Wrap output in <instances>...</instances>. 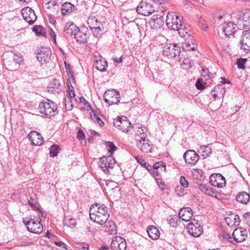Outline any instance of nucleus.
I'll list each match as a JSON object with an SVG mask.
<instances>
[{
    "label": "nucleus",
    "instance_id": "obj_39",
    "mask_svg": "<svg viewBox=\"0 0 250 250\" xmlns=\"http://www.w3.org/2000/svg\"><path fill=\"white\" fill-rule=\"evenodd\" d=\"M49 149L50 156L51 157H55L58 155L61 148L57 145H53L49 147Z\"/></svg>",
    "mask_w": 250,
    "mask_h": 250
},
{
    "label": "nucleus",
    "instance_id": "obj_23",
    "mask_svg": "<svg viewBox=\"0 0 250 250\" xmlns=\"http://www.w3.org/2000/svg\"><path fill=\"white\" fill-rule=\"evenodd\" d=\"M62 91V88L59 81L57 79H53L52 83L48 86V92L53 94H59Z\"/></svg>",
    "mask_w": 250,
    "mask_h": 250
},
{
    "label": "nucleus",
    "instance_id": "obj_15",
    "mask_svg": "<svg viewBox=\"0 0 250 250\" xmlns=\"http://www.w3.org/2000/svg\"><path fill=\"white\" fill-rule=\"evenodd\" d=\"M248 236V231L242 228L235 229L233 233V239L236 243H239L245 241Z\"/></svg>",
    "mask_w": 250,
    "mask_h": 250
},
{
    "label": "nucleus",
    "instance_id": "obj_42",
    "mask_svg": "<svg viewBox=\"0 0 250 250\" xmlns=\"http://www.w3.org/2000/svg\"><path fill=\"white\" fill-rule=\"evenodd\" d=\"M243 25L246 28L250 27V13H245L244 14Z\"/></svg>",
    "mask_w": 250,
    "mask_h": 250
},
{
    "label": "nucleus",
    "instance_id": "obj_16",
    "mask_svg": "<svg viewBox=\"0 0 250 250\" xmlns=\"http://www.w3.org/2000/svg\"><path fill=\"white\" fill-rule=\"evenodd\" d=\"M183 157L186 164L191 165H195L199 159L198 154L192 150L186 151Z\"/></svg>",
    "mask_w": 250,
    "mask_h": 250
},
{
    "label": "nucleus",
    "instance_id": "obj_49",
    "mask_svg": "<svg viewBox=\"0 0 250 250\" xmlns=\"http://www.w3.org/2000/svg\"><path fill=\"white\" fill-rule=\"evenodd\" d=\"M247 62L246 59H239L237 60V64L239 68L243 69L245 67V63Z\"/></svg>",
    "mask_w": 250,
    "mask_h": 250
},
{
    "label": "nucleus",
    "instance_id": "obj_41",
    "mask_svg": "<svg viewBox=\"0 0 250 250\" xmlns=\"http://www.w3.org/2000/svg\"><path fill=\"white\" fill-rule=\"evenodd\" d=\"M134 158L137 161V162L141 164L142 166L145 167L149 172H150L151 167V166L149 165L148 163L145 162L144 159L140 158L138 156H135Z\"/></svg>",
    "mask_w": 250,
    "mask_h": 250
},
{
    "label": "nucleus",
    "instance_id": "obj_9",
    "mask_svg": "<svg viewBox=\"0 0 250 250\" xmlns=\"http://www.w3.org/2000/svg\"><path fill=\"white\" fill-rule=\"evenodd\" d=\"M21 14L24 21L29 24H33L37 20V17L34 10L26 7L21 10Z\"/></svg>",
    "mask_w": 250,
    "mask_h": 250
},
{
    "label": "nucleus",
    "instance_id": "obj_35",
    "mask_svg": "<svg viewBox=\"0 0 250 250\" xmlns=\"http://www.w3.org/2000/svg\"><path fill=\"white\" fill-rule=\"evenodd\" d=\"M179 62L181 65V66L186 69H188L191 67L193 64V62L188 58H186L182 60L181 57L179 59Z\"/></svg>",
    "mask_w": 250,
    "mask_h": 250
},
{
    "label": "nucleus",
    "instance_id": "obj_45",
    "mask_svg": "<svg viewBox=\"0 0 250 250\" xmlns=\"http://www.w3.org/2000/svg\"><path fill=\"white\" fill-rule=\"evenodd\" d=\"M185 188L181 186H177L175 188V193L178 196H182L185 194Z\"/></svg>",
    "mask_w": 250,
    "mask_h": 250
},
{
    "label": "nucleus",
    "instance_id": "obj_31",
    "mask_svg": "<svg viewBox=\"0 0 250 250\" xmlns=\"http://www.w3.org/2000/svg\"><path fill=\"white\" fill-rule=\"evenodd\" d=\"M104 224V227L107 229L106 231L110 232L111 234H115L117 233V227L113 221L111 220L106 221Z\"/></svg>",
    "mask_w": 250,
    "mask_h": 250
},
{
    "label": "nucleus",
    "instance_id": "obj_6",
    "mask_svg": "<svg viewBox=\"0 0 250 250\" xmlns=\"http://www.w3.org/2000/svg\"><path fill=\"white\" fill-rule=\"evenodd\" d=\"M136 146L138 148L144 153L151 151L152 145L148 138L143 136H138L136 139Z\"/></svg>",
    "mask_w": 250,
    "mask_h": 250
},
{
    "label": "nucleus",
    "instance_id": "obj_28",
    "mask_svg": "<svg viewBox=\"0 0 250 250\" xmlns=\"http://www.w3.org/2000/svg\"><path fill=\"white\" fill-rule=\"evenodd\" d=\"M147 232L149 237L153 240H156L159 237V231L153 226L148 227Z\"/></svg>",
    "mask_w": 250,
    "mask_h": 250
},
{
    "label": "nucleus",
    "instance_id": "obj_64",
    "mask_svg": "<svg viewBox=\"0 0 250 250\" xmlns=\"http://www.w3.org/2000/svg\"><path fill=\"white\" fill-rule=\"evenodd\" d=\"M77 137L80 140H83L84 139V134L83 130L80 129L77 134Z\"/></svg>",
    "mask_w": 250,
    "mask_h": 250
},
{
    "label": "nucleus",
    "instance_id": "obj_24",
    "mask_svg": "<svg viewBox=\"0 0 250 250\" xmlns=\"http://www.w3.org/2000/svg\"><path fill=\"white\" fill-rule=\"evenodd\" d=\"M28 204L30 206L31 209L36 211L38 214H40L41 215L42 214L41 206L36 198L30 197V199H28Z\"/></svg>",
    "mask_w": 250,
    "mask_h": 250
},
{
    "label": "nucleus",
    "instance_id": "obj_58",
    "mask_svg": "<svg viewBox=\"0 0 250 250\" xmlns=\"http://www.w3.org/2000/svg\"><path fill=\"white\" fill-rule=\"evenodd\" d=\"M49 34L50 37L52 39L53 42L56 44V36L54 31L51 28H49Z\"/></svg>",
    "mask_w": 250,
    "mask_h": 250
},
{
    "label": "nucleus",
    "instance_id": "obj_52",
    "mask_svg": "<svg viewBox=\"0 0 250 250\" xmlns=\"http://www.w3.org/2000/svg\"><path fill=\"white\" fill-rule=\"evenodd\" d=\"M106 148L109 152L112 153L116 150V147L112 142H109L107 143Z\"/></svg>",
    "mask_w": 250,
    "mask_h": 250
},
{
    "label": "nucleus",
    "instance_id": "obj_32",
    "mask_svg": "<svg viewBox=\"0 0 250 250\" xmlns=\"http://www.w3.org/2000/svg\"><path fill=\"white\" fill-rule=\"evenodd\" d=\"M87 37V34L86 33V31H85V32L83 31H80L79 29L74 35V38L78 42L80 43L85 42L86 41Z\"/></svg>",
    "mask_w": 250,
    "mask_h": 250
},
{
    "label": "nucleus",
    "instance_id": "obj_18",
    "mask_svg": "<svg viewBox=\"0 0 250 250\" xmlns=\"http://www.w3.org/2000/svg\"><path fill=\"white\" fill-rule=\"evenodd\" d=\"M242 34L241 47L246 51H250V30H245Z\"/></svg>",
    "mask_w": 250,
    "mask_h": 250
},
{
    "label": "nucleus",
    "instance_id": "obj_2",
    "mask_svg": "<svg viewBox=\"0 0 250 250\" xmlns=\"http://www.w3.org/2000/svg\"><path fill=\"white\" fill-rule=\"evenodd\" d=\"M40 216H42L40 214H38V219L35 220V218H24L23 219V222L25 225H26L27 229L31 232L40 234L43 231V225L41 223L40 219Z\"/></svg>",
    "mask_w": 250,
    "mask_h": 250
},
{
    "label": "nucleus",
    "instance_id": "obj_51",
    "mask_svg": "<svg viewBox=\"0 0 250 250\" xmlns=\"http://www.w3.org/2000/svg\"><path fill=\"white\" fill-rule=\"evenodd\" d=\"M38 109H39V112L40 113L44 115H47L46 111L45 105V104L44 103L41 102L39 104Z\"/></svg>",
    "mask_w": 250,
    "mask_h": 250
},
{
    "label": "nucleus",
    "instance_id": "obj_40",
    "mask_svg": "<svg viewBox=\"0 0 250 250\" xmlns=\"http://www.w3.org/2000/svg\"><path fill=\"white\" fill-rule=\"evenodd\" d=\"M11 59L15 62L14 67H19L21 62H22V58L17 54H11L10 56Z\"/></svg>",
    "mask_w": 250,
    "mask_h": 250
},
{
    "label": "nucleus",
    "instance_id": "obj_48",
    "mask_svg": "<svg viewBox=\"0 0 250 250\" xmlns=\"http://www.w3.org/2000/svg\"><path fill=\"white\" fill-rule=\"evenodd\" d=\"M64 63L65 64V70L67 72V74L68 76L70 78H72V79L74 80L73 75L71 72V68L70 64L69 63H67L66 62H64Z\"/></svg>",
    "mask_w": 250,
    "mask_h": 250
},
{
    "label": "nucleus",
    "instance_id": "obj_59",
    "mask_svg": "<svg viewBox=\"0 0 250 250\" xmlns=\"http://www.w3.org/2000/svg\"><path fill=\"white\" fill-rule=\"evenodd\" d=\"M224 237L228 240L229 242L233 243V244H235L236 242L233 239L232 235H231L230 234L226 233L224 235Z\"/></svg>",
    "mask_w": 250,
    "mask_h": 250
},
{
    "label": "nucleus",
    "instance_id": "obj_46",
    "mask_svg": "<svg viewBox=\"0 0 250 250\" xmlns=\"http://www.w3.org/2000/svg\"><path fill=\"white\" fill-rule=\"evenodd\" d=\"M180 222L179 219L178 217L177 216H174L173 217H171L168 220V223L170 225V226L174 227H176L178 223Z\"/></svg>",
    "mask_w": 250,
    "mask_h": 250
},
{
    "label": "nucleus",
    "instance_id": "obj_10",
    "mask_svg": "<svg viewBox=\"0 0 250 250\" xmlns=\"http://www.w3.org/2000/svg\"><path fill=\"white\" fill-rule=\"evenodd\" d=\"M155 11L154 7L150 3L146 1L140 2L136 8L137 12L145 16H147L151 14Z\"/></svg>",
    "mask_w": 250,
    "mask_h": 250
},
{
    "label": "nucleus",
    "instance_id": "obj_26",
    "mask_svg": "<svg viewBox=\"0 0 250 250\" xmlns=\"http://www.w3.org/2000/svg\"><path fill=\"white\" fill-rule=\"evenodd\" d=\"M75 10V6L68 2L64 3L61 7L62 13L63 15H68Z\"/></svg>",
    "mask_w": 250,
    "mask_h": 250
},
{
    "label": "nucleus",
    "instance_id": "obj_44",
    "mask_svg": "<svg viewBox=\"0 0 250 250\" xmlns=\"http://www.w3.org/2000/svg\"><path fill=\"white\" fill-rule=\"evenodd\" d=\"M63 103L65 104V108L67 110H71L73 108V104L71 99L70 98H64L63 99Z\"/></svg>",
    "mask_w": 250,
    "mask_h": 250
},
{
    "label": "nucleus",
    "instance_id": "obj_19",
    "mask_svg": "<svg viewBox=\"0 0 250 250\" xmlns=\"http://www.w3.org/2000/svg\"><path fill=\"white\" fill-rule=\"evenodd\" d=\"M237 30V26L233 22H225L222 24L223 32L227 37L232 35Z\"/></svg>",
    "mask_w": 250,
    "mask_h": 250
},
{
    "label": "nucleus",
    "instance_id": "obj_20",
    "mask_svg": "<svg viewBox=\"0 0 250 250\" xmlns=\"http://www.w3.org/2000/svg\"><path fill=\"white\" fill-rule=\"evenodd\" d=\"M28 136L32 145L34 146H41L43 143V137L36 131H31Z\"/></svg>",
    "mask_w": 250,
    "mask_h": 250
},
{
    "label": "nucleus",
    "instance_id": "obj_12",
    "mask_svg": "<svg viewBox=\"0 0 250 250\" xmlns=\"http://www.w3.org/2000/svg\"><path fill=\"white\" fill-rule=\"evenodd\" d=\"M89 27L96 36L102 31V23L95 16H90L87 21Z\"/></svg>",
    "mask_w": 250,
    "mask_h": 250
},
{
    "label": "nucleus",
    "instance_id": "obj_14",
    "mask_svg": "<svg viewBox=\"0 0 250 250\" xmlns=\"http://www.w3.org/2000/svg\"><path fill=\"white\" fill-rule=\"evenodd\" d=\"M211 185L215 187L222 188L226 185V180L221 174L213 173L209 176Z\"/></svg>",
    "mask_w": 250,
    "mask_h": 250
},
{
    "label": "nucleus",
    "instance_id": "obj_34",
    "mask_svg": "<svg viewBox=\"0 0 250 250\" xmlns=\"http://www.w3.org/2000/svg\"><path fill=\"white\" fill-rule=\"evenodd\" d=\"M57 106L56 104L48 99V111L49 110L48 116H49L50 118L54 116L56 113H58Z\"/></svg>",
    "mask_w": 250,
    "mask_h": 250
},
{
    "label": "nucleus",
    "instance_id": "obj_4",
    "mask_svg": "<svg viewBox=\"0 0 250 250\" xmlns=\"http://www.w3.org/2000/svg\"><path fill=\"white\" fill-rule=\"evenodd\" d=\"M166 25L167 27L172 30H177L179 26L183 23L175 12H170L167 14L166 20Z\"/></svg>",
    "mask_w": 250,
    "mask_h": 250
},
{
    "label": "nucleus",
    "instance_id": "obj_38",
    "mask_svg": "<svg viewBox=\"0 0 250 250\" xmlns=\"http://www.w3.org/2000/svg\"><path fill=\"white\" fill-rule=\"evenodd\" d=\"M198 188L203 192L213 196V191L210 186L204 184H200L198 185Z\"/></svg>",
    "mask_w": 250,
    "mask_h": 250
},
{
    "label": "nucleus",
    "instance_id": "obj_1",
    "mask_svg": "<svg viewBox=\"0 0 250 250\" xmlns=\"http://www.w3.org/2000/svg\"><path fill=\"white\" fill-rule=\"evenodd\" d=\"M107 209L104 204L96 203L92 205L89 209L90 219L99 225L104 224L109 216Z\"/></svg>",
    "mask_w": 250,
    "mask_h": 250
},
{
    "label": "nucleus",
    "instance_id": "obj_60",
    "mask_svg": "<svg viewBox=\"0 0 250 250\" xmlns=\"http://www.w3.org/2000/svg\"><path fill=\"white\" fill-rule=\"evenodd\" d=\"M55 245L58 246V247H61L65 250H67V245L64 243L63 242H62V241H55Z\"/></svg>",
    "mask_w": 250,
    "mask_h": 250
},
{
    "label": "nucleus",
    "instance_id": "obj_33",
    "mask_svg": "<svg viewBox=\"0 0 250 250\" xmlns=\"http://www.w3.org/2000/svg\"><path fill=\"white\" fill-rule=\"evenodd\" d=\"M178 33L181 37L185 39V40L190 39L191 36L188 34L187 28L185 27L183 23L181 24V26L178 27L177 30H175Z\"/></svg>",
    "mask_w": 250,
    "mask_h": 250
},
{
    "label": "nucleus",
    "instance_id": "obj_37",
    "mask_svg": "<svg viewBox=\"0 0 250 250\" xmlns=\"http://www.w3.org/2000/svg\"><path fill=\"white\" fill-rule=\"evenodd\" d=\"M64 226L73 229L77 225L76 220L71 217H65L63 220Z\"/></svg>",
    "mask_w": 250,
    "mask_h": 250
},
{
    "label": "nucleus",
    "instance_id": "obj_5",
    "mask_svg": "<svg viewBox=\"0 0 250 250\" xmlns=\"http://www.w3.org/2000/svg\"><path fill=\"white\" fill-rule=\"evenodd\" d=\"M180 47L176 44H167L163 47L162 54L168 58H173L180 55Z\"/></svg>",
    "mask_w": 250,
    "mask_h": 250
},
{
    "label": "nucleus",
    "instance_id": "obj_21",
    "mask_svg": "<svg viewBox=\"0 0 250 250\" xmlns=\"http://www.w3.org/2000/svg\"><path fill=\"white\" fill-rule=\"evenodd\" d=\"M47 48L42 46L38 50L37 60L42 66H47Z\"/></svg>",
    "mask_w": 250,
    "mask_h": 250
},
{
    "label": "nucleus",
    "instance_id": "obj_36",
    "mask_svg": "<svg viewBox=\"0 0 250 250\" xmlns=\"http://www.w3.org/2000/svg\"><path fill=\"white\" fill-rule=\"evenodd\" d=\"M32 31L35 33L36 35L39 37H45L46 36L45 29L41 25H35L32 27Z\"/></svg>",
    "mask_w": 250,
    "mask_h": 250
},
{
    "label": "nucleus",
    "instance_id": "obj_17",
    "mask_svg": "<svg viewBox=\"0 0 250 250\" xmlns=\"http://www.w3.org/2000/svg\"><path fill=\"white\" fill-rule=\"evenodd\" d=\"M166 170V165L162 162H156L153 166V169L151 172L150 171L151 175L155 178L161 176V174L165 172Z\"/></svg>",
    "mask_w": 250,
    "mask_h": 250
},
{
    "label": "nucleus",
    "instance_id": "obj_27",
    "mask_svg": "<svg viewBox=\"0 0 250 250\" xmlns=\"http://www.w3.org/2000/svg\"><path fill=\"white\" fill-rule=\"evenodd\" d=\"M94 65L97 70L102 72H105L106 71L107 67V62L104 59L100 58L96 60Z\"/></svg>",
    "mask_w": 250,
    "mask_h": 250
},
{
    "label": "nucleus",
    "instance_id": "obj_22",
    "mask_svg": "<svg viewBox=\"0 0 250 250\" xmlns=\"http://www.w3.org/2000/svg\"><path fill=\"white\" fill-rule=\"evenodd\" d=\"M178 215L182 220L188 222L193 216L192 209L189 208H184L180 210Z\"/></svg>",
    "mask_w": 250,
    "mask_h": 250
},
{
    "label": "nucleus",
    "instance_id": "obj_50",
    "mask_svg": "<svg viewBox=\"0 0 250 250\" xmlns=\"http://www.w3.org/2000/svg\"><path fill=\"white\" fill-rule=\"evenodd\" d=\"M199 24L202 29L207 31L208 30V26L206 23L205 20L201 17L199 18L198 20Z\"/></svg>",
    "mask_w": 250,
    "mask_h": 250
},
{
    "label": "nucleus",
    "instance_id": "obj_55",
    "mask_svg": "<svg viewBox=\"0 0 250 250\" xmlns=\"http://www.w3.org/2000/svg\"><path fill=\"white\" fill-rule=\"evenodd\" d=\"M181 186L184 188H187L188 186V183L184 176H181L180 180Z\"/></svg>",
    "mask_w": 250,
    "mask_h": 250
},
{
    "label": "nucleus",
    "instance_id": "obj_54",
    "mask_svg": "<svg viewBox=\"0 0 250 250\" xmlns=\"http://www.w3.org/2000/svg\"><path fill=\"white\" fill-rule=\"evenodd\" d=\"M205 83H203L200 80L198 79L196 83V88L199 90H203L205 88Z\"/></svg>",
    "mask_w": 250,
    "mask_h": 250
},
{
    "label": "nucleus",
    "instance_id": "obj_30",
    "mask_svg": "<svg viewBox=\"0 0 250 250\" xmlns=\"http://www.w3.org/2000/svg\"><path fill=\"white\" fill-rule=\"evenodd\" d=\"M183 47L187 50H194L197 47V45L194 42L192 38L188 40H185L183 44Z\"/></svg>",
    "mask_w": 250,
    "mask_h": 250
},
{
    "label": "nucleus",
    "instance_id": "obj_7",
    "mask_svg": "<svg viewBox=\"0 0 250 250\" xmlns=\"http://www.w3.org/2000/svg\"><path fill=\"white\" fill-rule=\"evenodd\" d=\"M114 125L124 132H127L128 128L132 125L128 119L125 116L118 117L114 120Z\"/></svg>",
    "mask_w": 250,
    "mask_h": 250
},
{
    "label": "nucleus",
    "instance_id": "obj_47",
    "mask_svg": "<svg viewBox=\"0 0 250 250\" xmlns=\"http://www.w3.org/2000/svg\"><path fill=\"white\" fill-rule=\"evenodd\" d=\"M211 74L209 72L208 68L202 69L201 72V76L204 77L205 80H208L211 78Z\"/></svg>",
    "mask_w": 250,
    "mask_h": 250
},
{
    "label": "nucleus",
    "instance_id": "obj_63",
    "mask_svg": "<svg viewBox=\"0 0 250 250\" xmlns=\"http://www.w3.org/2000/svg\"><path fill=\"white\" fill-rule=\"evenodd\" d=\"M222 89L223 85L222 84L220 85V84H218L216 86L212 89L211 93H213V92H215L216 93L219 94L220 90H222Z\"/></svg>",
    "mask_w": 250,
    "mask_h": 250
},
{
    "label": "nucleus",
    "instance_id": "obj_8",
    "mask_svg": "<svg viewBox=\"0 0 250 250\" xmlns=\"http://www.w3.org/2000/svg\"><path fill=\"white\" fill-rule=\"evenodd\" d=\"M120 93L114 89L108 90L104 94V101L109 104H117L120 102Z\"/></svg>",
    "mask_w": 250,
    "mask_h": 250
},
{
    "label": "nucleus",
    "instance_id": "obj_62",
    "mask_svg": "<svg viewBox=\"0 0 250 250\" xmlns=\"http://www.w3.org/2000/svg\"><path fill=\"white\" fill-rule=\"evenodd\" d=\"M232 216H230L229 217H227L225 218L226 222L229 226H233L235 225V222H233L232 220Z\"/></svg>",
    "mask_w": 250,
    "mask_h": 250
},
{
    "label": "nucleus",
    "instance_id": "obj_61",
    "mask_svg": "<svg viewBox=\"0 0 250 250\" xmlns=\"http://www.w3.org/2000/svg\"><path fill=\"white\" fill-rule=\"evenodd\" d=\"M75 96V93L74 91V89L72 85H71V89L69 90V92H67V97L66 98H74Z\"/></svg>",
    "mask_w": 250,
    "mask_h": 250
},
{
    "label": "nucleus",
    "instance_id": "obj_56",
    "mask_svg": "<svg viewBox=\"0 0 250 250\" xmlns=\"http://www.w3.org/2000/svg\"><path fill=\"white\" fill-rule=\"evenodd\" d=\"M138 130L136 132V139L138 136H144L145 137L144 129L143 128L142 126H138Z\"/></svg>",
    "mask_w": 250,
    "mask_h": 250
},
{
    "label": "nucleus",
    "instance_id": "obj_29",
    "mask_svg": "<svg viewBox=\"0 0 250 250\" xmlns=\"http://www.w3.org/2000/svg\"><path fill=\"white\" fill-rule=\"evenodd\" d=\"M79 29V28L74 23L67 24L64 28V32L68 35L74 36Z\"/></svg>",
    "mask_w": 250,
    "mask_h": 250
},
{
    "label": "nucleus",
    "instance_id": "obj_43",
    "mask_svg": "<svg viewBox=\"0 0 250 250\" xmlns=\"http://www.w3.org/2000/svg\"><path fill=\"white\" fill-rule=\"evenodd\" d=\"M203 152V156H207L212 153V149L208 146H202L200 147Z\"/></svg>",
    "mask_w": 250,
    "mask_h": 250
},
{
    "label": "nucleus",
    "instance_id": "obj_53",
    "mask_svg": "<svg viewBox=\"0 0 250 250\" xmlns=\"http://www.w3.org/2000/svg\"><path fill=\"white\" fill-rule=\"evenodd\" d=\"M59 1V0H48V9H50L52 6L54 8L56 6L59 8L58 5L57 4Z\"/></svg>",
    "mask_w": 250,
    "mask_h": 250
},
{
    "label": "nucleus",
    "instance_id": "obj_25",
    "mask_svg": "<svg viewBox=\"0 0 250 250\" xmlns=\"http://www.w3.org/2000/svg\"><path fill=\"white\" fill-rule=\"evenodd\" d=\"M250 194L245 191L239 192L236 196L237 201L243 205H247L250 201Z\"/></svg>",
    "mask_w": 250,
    "mask_h": 250
},
{
    "label": "nucleus",
    "instance_id": "obj_13",
    "mask_svg": "<svg viewBox=\"0 0 250 250\" xmlns=\"http://www.w3.org/2000/svg\"><path fill=\"white\" fill-rule=\"evenodd\" d=\"M110 247L112 250H126V241L122 237L116 236L112 239Z\"/></svg>",
    "mask_w": 250,
    "mask_h": 250
},
{
    "label": "nucleus",
    "instance_id": "obj_57",
    "mask_svg": "<svg viewBox=\"0 0 250 250\" xmlns=\"http://www.w3.org/2000/svg\"><path fill=\"white\" fill-rule=\"evenodd\" d=\"M161 16L160 15H154L152 17V20L154 21V22H157L158 24H161L163 23L162 20L160 19Z\"/></svg>",
    "mask_w": 250,
    "mask_h": 250
},
{
    "label": "nucleus",
    "instance_id": "obj_3",
    "mask_svg": "<svg viewBox=\"0 0 250 250\" xmlns=\"http://www.w3.org/2000/svg\"><path fill=\"white\" fill-rule=\"evenodd\" d=\"M115 165V160L111 156L103 157L98 162L99 166L105 174L109 173L110 169L113 168Z\"/></svg>",
    "mask_w": 250,
    "mask_h": 250
},
{
    "label": "nucleus",
    "instance_id": "obj_11",
    "mask_svg": "<svg viewBox=\"0 0 250 250\" xmlns=\"http://www.w3.org/2000/svg\"><path fill=\"white\" fill-rule=\"evenodd\" d=\"M194 221V223L191 222L188 224L187 230L190 235L194 237H199L203 232V228L198 222Z\"/></svg>",
    "mask_w": 250,
    "mask_h": 250
}]
</instances>
